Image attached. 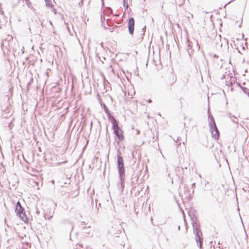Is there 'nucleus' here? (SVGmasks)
Segmentation results:
<instances>
[{
  "label": "nucleus",
  "mask_w": 249,
  "mask_h": 249,
  "mask_svg": "<svg viewBox=\"0 0 249 249\" xmlns=\"http://www.w3.org/2000/svg\"><path fill=\"white\" fill-rule=\"evenodd\" d=\"M170 77L171 78V80L169 81L170 84L171 85H172L174 83H175V82L176 81V80H177L176 76L175 75H174L172 73H170Z\"/></svg>",
  "instance_id": "obj_11"
},
{
  "label": "nucleus",
  "mask_w": 249,
  "mask_h": 249,
  "mask_svg": "<svg viewBox=\"0 0 249 249\" xmlns=\"http://www.w3.org/2000/svg\"><path fill=\"white\" fill-rule=\"evenodd\" d=\"M100 103L101 106L103 107L104 110L106 114L107 115L108 118L109 119L110 117L112 118V116H111V113L109 109H108L106 105L103 102H102L101 99L100 100Z\"/></svg>",
  "instance_id": "obj_9"
},
{
  "label": "nucleus",
  "mask_w": 249,
  "mask_h": 249,
  "mask_svg": "<svg viewBox=\"0 0 249 249\" xmlns=\"http://www.w3.org/2000/svg\"><path fill=\"white\" fill-rule=\"evenodd\" d=\"M178 230H180V226H178Z\"/></svg>",
  "instance_id": "obj_23"
},
{
  "label": "nucleus",
  "mask_w": 249,
  "mask_h": 249,
  "mask_svg": "<svg viewBox=\"0 0 249 249\" xmlns=\"http://www.w3.org/2000/svg\"><path fill=\"white\" fill-rule=\"evenodd\" d=\"M6 97L8 98V100H9V97L8 96V95H7L6 96Z\"/></svg>",
  "instance_id": "obj_22"
},
{
  "label": "nucleus",
  "mask_w": 249,
  "mask_h": 249,
  "mask_svg": "<svg viewBox=\"0 0 249 249\" xmlns=\"http://www.w3.org/2000/svg\"><path fill=\"white\" fill-rule=\"evenodd\" d=\"M148 103H151V102H152V100H150V99H149V100H148Z\"/></svg>",
  "instance_id": "obj_21"
},
{
  "label": "nucleus",
  "mask_w": 249,
  "mask_h": 249,
  "mask_svg": "<svg viewBox=\"0 0 249 249\" xmlns=\"http://www.w3.org/2000/svg\"><path fill=\"white\" fill-rule=\"evenodd\" d=\"M25 0L27 1L26 3L27 4V2H28V0Z\"/></svg>",
  "instance_id": "obj_25"
},
{
  "label": "nucleus",
  "mask_w": 249,
  "mask_h": 249,
  "mask_svg": "<svg viewBox=\"0 0 249 249\" xmlns=\"http://www.w3.org/2000/svg\"><path fill=\"white\" fill-rule=\"evenodd\" d=\"M121 151L119 150H117V168L118 173L121 181V188L123 190L124 187V180L125 178V170L124 167V160L123 158L121 155Z\"/></svg>",
  "instance_id": "obj_1"
},
{
  "label": "nucleus",
  "mask_w": 249,
  "mask_h": 249,
  "mask_svg": "<svg viewBox=\"0 0 249 249\" xmlns=\"http://www.w3.org/2000/svg\"><path fill=\"white\" fill-rule=\"evenodd\" d=\"M209 118L210 119L209 125L211 132L212 136L215 140H217L219 137V130L216 125L213 117L209 115Z\"/></svg>",
  "instance_id": "obj_3"
},
{
  "label": "nucleus",
  "mask_w": 249,
  "mask_h": 249,
  "mask_svg": "<svg viewBox=\"0 0 249 249\" xmlns=\"http://www.w3.org/2000/svg\"><path fill=\"white\" fill-rule=\"evenodd\" d=\"M15 212L21 218L22 220H25L24 219H27L24 209L22 207L19 201H18L17 203Z\"/></svg>",
  "instance_id": "obj_5"
},
{
  "label": "nucleus",
  "mask_w": 249,
  "mask_h": 249,
  "mask_svg": "<svg viewBox=\"0 0 249 249\" xmlns=\"http://www.w3.org/2000/svg\"><path fill=\"white\" fill-rule=\"evenodd\" d=\"M213 57L214 58H218V56L217 55L215 54H213Z\"/></svg>",
  "instance_id": "obj_16"
},
{
  "label": "nucleus",
  "mask_w": 249,
  "mask_h": 249,
  "mask_svg": "<svg viewBox=\"0 0 249 249\" xmlns=\"http://www.w3.org/2000/svg\"><path fill=\"white\" fill-rule=\"evenodd\" d=\"M187 42L188 43V53H190L189 50L192 48L191 42H190L188 39L187 40Z\"/></svg>",
  "instance_id": "obj_14"
},
{
  "label": "nucleus",
  "mask_w": 249,
  "mask_h": 249,
  "mask_svg": "<svg viewBox=\"0 0 249 249\" xmlns=\"http://www.w3.org/2000/svg\"><path fill=\"white\" fill-rule=\"evenodd\" d=\"M3 13H4V12H3V11H0V13L1 14H3Z\"/></svg>",
  "instance_id": "obj_20"
},
{
  "label": "nucleus",
  "mask_w": 249,
  "mask_h": 249,
  "mask_svg": "<svg viewBox=\"0 0 249 249\" xmlns=\"http://www.w3.org/2000/svg\"><path fill=\"white\" fill-rule=\"evenodd\" d=\"M142 39H143V37H142H142H141V40H142Z\"/></svg>",
  "instance_id": "obj_24"
},
{
  "label": "nucleus",
  "mask_w": 249,
  "mask_h": 249,
  "mask_svg": "<svg viewBox=\"0 0 249 249\" xmlns=\"http://www.w3.org/2000/svg\"><path fill=\"white\" fill-rule=\"evenodd\" d=\"M145 29H146V26H144L142 29V36H143L144 35V33L145 32Z\"/></svg>",
  "instance_id": "obj_15"
},
{
  "label": "nucleus",
  "mask_w": 249,
  "mask_h": 249,
  "mask_svg": "<svg viewBox=\"0 0 249 249\" xmlns=\"http://www.w3.org/2000/svg\"><path fill=\"white\" fill-rule=\"evenodd\" d=\"M36 213H37V214H39V213H40V212H39V211H38L37 209H36Z\"/></svg>",
  "instance_id": "obj_18"
},
{
  "label": "nucleus",
  "mask_w": 249,
  "mask_h": 249,
  "mask_svg": "<svg viewBox=\"0 0 249 249\" xmlns=\"http://www.w3.org/2000/svg\"><path fill=\"white\" fill-rule=\"evenodd\" d=\"M195 186H196V183H193L192 184V188H193L195 187Z\"/></svg>",
  "instance_id": "obj_17"
},
{
  "label": "nucleus",
  "mask_w": 249,
  "mask_h": 249,
  "mask_svg": "<svg viewBox=\"0 0 249 249\" xmlns=\"http://www.w3.org/2000/svg\"><path fill=\"white\" fill-rule=\"evenodd\" d=\"M192 224L194 233L195 235V240L199 249H202L203 242L202 233L199 228V225L196 221L193 222Z\"/></svg>",
  "instance_id": "obj_2"
},
{
  "label": "nucleus",
  "mask_w": 249,
  "mask_h": 249,
  "mask_svg": "<svg viewBox=\"0 0 249 249\" xmlns=\"http://www.w3.org/2000/svg\"><path fill=\"white\" fill-rule=\"evenodd\" d=\"M54 213V210H50L49 212L44 213V217L45 219L50 220L51 218L53 217Z\"/></svg>",
  "instance_id": "obj_8"
},
{
  "label": "nucleus",
  "mask_w": 249,
  "mask_h": 249,
  "mask_svg": "<svg viewBox=\"0 0 249 249\" xmlns=\"http://www.w3.org/2000/svg\"><path fill=\"white\" fill-rule=\"evenodd\" d=\"M111 123L112 124V128L114 130V133L117 137L118 139L122 141L124 139L123 131L118 125V122L115 119L112 117Z\"/></svg>",
  "instance_id": "obj_4"
},
{
  "label": "nucleus",
  "mask_w": 249,
  "mask_h": 249,
  "mask_svg": "<svg viewBox=\"0 0 249 249\" xmlns=\"http://www.w3.org/2000/svg\"><path fill=\"white\" fill-rule=\"evenodd\" d=\"M84 223H84V222H82L81 223V227H83V225H84Z\"/></svg>",
  "instance_id": "obj_19"
},
{
  "label": "nucleus",
  "mask_w": 249,
  "mask_h": 249,
  "mask_svg": "<svg viewBox=\"0 0 249 249\" xmlns=\"http://www.w3.org/2000/svg\"><path fill=\"white\" fill-rule=\"evenodd\" d=\"M135 20L133 18H130L128 19V28L130 35H132L134 30Z\"/></svg>",
  "instance_id": "obj_7"
},
{
  "label": "nucleus",
  "mask_w": 249,
  "mask_h": 249,
  "mask_svg": "<svg viewBox=\"0 0 249 249\" xmlns=\"http://www.w3.org/2000/svg\"><path fill=\"white\" fill-rule=\"evenodd\" d=\"M123 6L124 7L125 9L126 10L128 7V1L127 0H123Z\"/></svg>",
  "instance_id": "obj_13"
},
{
  "label": "nucleus",
  "mask_w": 249,
  "mask_h": 249,
  "mask_svg": "<svg viewBox=\"0 0 249 249\" xmlns=\"http://www.w3.org/2000/svg\"><path fill=\"white\" fill-rule=\"evenodd\" d=\"M46 2V5L47 7H52L53 6V4L51 2V0H44Z\"/></svg>",
  "instance_id": "obj_12"
},
{
  "label": "nucleus",
  "mask_w": 249,
  "mask_h": 249,
  "mask_svg": "<svg viewBox=\"0 0 249 249\" xmlns=\"http://www.w3.org/2000/svg\"><path fill=\"white\" fill-rule=\"evenodd\" d=\"M194 193V190L192 192L188 186L184 185L182 190L180 191V194L182 197L184 196L186 199L189 200L192 198V195Z\"/></svg>",
  "instance_id": "obj_6"
},
{
  "label": "nucleus",
  "mask_w": 249,
  "mask_h": 249,
  "mask_svg": "<svg viewBox=\"0 0 249 249\" xmlns=\"http://www.w3.org/2000/svg\"><path fill=\"white\" fill-rule=\"evenodd\" d=\"M61 223L63 224H68L70 226V229H71V231H72L73 229V224L68 219H63L61 221Z\"/></svg>",
  "instance_id": "obj_10"
}]
</instances>
